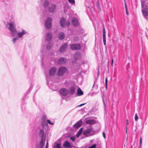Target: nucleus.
<instances>
[{
	"label": "nucleus",
	"mask_w": 148,
	"mask_h": 148,
	"mask_svg": "<svg viewBox=\"0 0 148 148\" xmlns=\"http://www.w3.org/2000/svg\"><path fill=\"white\" fill-rule=\"evenodd\" d=\"M6 27L10 32V34L14 36L16 34L17 31L16 29V24L14 22L10 21L6 24Z\"/></svg>",
	"instance_id": "obj_1"
},
{
	"label": "nucleus",
	"mask_w": 148,
	"mask_h": 148,
	"mask_svg": "<svg viewBox=\"0 0 148 148\" xmlns=\"http://www.w3.org/2000/svg\"><path fill=\"white\" fill-rule=\"evenodd\" d=\"M142 12L144 17L148 21V18L147 17L148 15V7L145 5L144 1H141Z\"/></svg>",
	"instance_id": "obj_2"
},
{
	"label": "nucleus",
	"mask_w": 148,
	"mask_h": 148,
	"mask_svg": "<svg viewBox=\"0 0 148 148\" xmlns=\"http://www.w3.org/2000/svg\"><path fill=\"white\" fill-rule=\"evenodd\" d=\"M52 19L50 17L48 18L45 22V27L48 29H50L52 26Z\"/></svg>",
	"instance_id": "obj_3"
},
{
	"label": "nucleus",
	"mask_w": 148,
	"mask_h": 148,
	"mask_svg": "<svg viewBox=\"0 0 148 148\" xmlns=\"http://www.w3.org/2000/svg\"><path fill=\"white\" fill-rule=\"evenodd\" d=\"M67 69L66 68L62 66L59 68L57 73V75L59 76H62L66 71Z\"/></svg>",
	"instance_id": "obj_4"
},
{
	"label": "nucleus",
	"mask_w": 148,
	"mask_h": 148,
	"mask_svg": "<svg viewBox=\"0 0 148 148\" xmlns=\"http://www.w3.org/2000/svg\"><path fill=\"white\" fill-rule=\"evenodd\" d=\"M39 136L41 138L40 142H41V143L42 142H45L46 134L44 133V132L43 130L40 129V130Z\"/></svg>",
	"instance_id": "obj_5"
},
{
	"label": "nucleus",
	"mask_w": 148,
	"mask_h": 148,
	"mask_svg": "<svg viewBox=\"0 0 148 148\" xmlns=\"http://www.w3.org/2000/svg\"><path fill=\"white\" fill-rule=\"evenodd\" d=\"M56 5L52 4L48 8V10L51 13H54L56 11Z\"/></svg>",
	"instance_id": "obj_6"
},
{
	"label": "nucleus",
	"mask_w": 148,
	"mask_h": 148,
	"mask_svg": "<svg viewBox=\"0 0 148 148\" xmlns=\"http://www.w3.org/2000/svg\"><path fill=\"white\" fill-rule=\"evenodd\" d=\"M92 129L91 127L87 128L84 130L83 134L86 137L90 136V133L92 132Z\"/></svg>",
	"instance_id": "obj_7"
},
{
	"label": "nucleus",
	"mask_w": 148,
	"mask_h": 148,
	"mask_svg": "<svg viewBox=\"0 0 148 148\" xmlns=\"http://www.w3.org/2000/svg\"><path fill=\"white\" fill-rule=\"evenodd\" d=\"M70 47L73 50H78L81 48V46L79 44H73L70 45Z\"/></svg>",
	"instance_id": "obj_8"
},
{
	"label": "nucleus",
	"mask_w": 148,
	"mask_h": 148,
	"mask_svg": "<svg viewBox=\"0 0 148 148\" xmlns=\"http://www.w3.org/2000/svg\"><path fill=\"white\" fill-rule=\"evenodd\" d=\"M60 92L61 94L65 97L68 94L69 91L65 88H62L60 90Z\"/></svg>",
	"instance_id": "obj_9"
},
{
	"label": "nucleus",
	"mask_w": 148,
	"mask_h": 148,
	"mask_svg": "<svg viewBox=\"0 0 148 148\" xmlns=\"http://www.w3.org/2000/svg\"><path fill=\"white\" fill-rule=\"evenodd\" d=\"M93 0H86L85 4L86 6L90 8L93 5Z\"/></svg>",
	"instance_id": "obj_10"
},
{
	"label": "nucleus",
	"mask_w": 148,
	"mask_h": 148,
	"mask_svg": "<svg viewBox=\"0 0 148 148\" xmlns=\"http://www.w3.org/2000/svg\"><path fill=\"white\" fill-rule=\"evenodd\" d=\"M71 21L73 25L75 27H77L79 24L78 20L75 18H73Z\"/></svg>",
	"instance_id": "obj_11"
},
{
	"label": "nucleus",
	"mask_w": 148,
	"mask_h": 148,
	"mask_svg": "<svg viewBox=\"0 0 148 148\" xmlns=\"http://www.w3.org/2000/svg\"><path fill=\"white\" fill-rule=\"evenodd\" d=\"M67 47V44L66 43L62 45L60 47V51L61 53H62L65 51L66 50Z\"/></svg>",
	"instance_id": "obj_12"
},
{
	"label": "nucleus",
	"mask_w": 148,
	"mask_h": 148,
	"mask_svg": "<svg viewBox=\"0 0 148 148\" xmlns=\"http://www.w3.org/2000/svg\"><path fill=\"white\" fill-rule=\"evenodd\" d=\"M57 69L56 67L52 68L49 71V75L50 76H53L56 73Z\"/></svg>",
	"instance_id": "obj_13"
},
{
	"label": "nucleus",
	"mask_w": 148,
	"mask_h": 148,
	"mask_svg": "<svg viewBox=\"0 0 148 148\" xmlns=\"http://www.w3.org/2000/svg\"><path fill=\"white\" fill-rule=\"evenodd\" d=\"M60 24L61 27H64L66 24V20L64 18H62L60 20Z\"/></svg>",
	"instance_id": "obj_14"
},
{
	"label": "nucleus",
	"mask_w": 148,
	"mask_h": 148,
	"mask_svg": "<svg viewBox=\"0 0 148 148\" xmlns=\"http://www.w3.org/2000/svg\"><path fill=\"white\" fill-rule=\"evenodd\" d=\"M103 42L104 45H106V30L104 27L103 29Z\"/></svg>",
	"instance_id": "obj_15"
},
{
	"label": "nucleus",
	"mask_w": 148,
	"mask_h": 148,
	"mask_svg": "<svg viewBox=\"0 0 148 148\" xmlns=\"http://www.w3.org/2000/svg\"><path fill=\"white\" fill-rule=\"evenodd\" d=\"M82 121L80 120L73 125V127L75 128L79 127L82 125Z\"/></svg>",
	"instance_id": "obj_16"
},
{
	"label": "nucleus",
	"mask_w": 148,
	"mask_h": 148,
	"mask_svg": "<svg viewBox=\"0 0 148 148\" xmlns=\"http://www.w3.org/2000/svg\"><path fill=\"white\" fill-rule=\"evenodd\" d=\"M66 59L64 58H60L58 60V63L59 64H62L66 63Z\"/></svg>",
	"instance_id": "obj_17"
},
{
	"label": "nucleus",
	"mask_w": 148,
	"mask_h": 148,
	"mask_svg": "<svg viewBox=\"0 0 148 148\" xmlns=\"http://www.w3.org/2000/svg\"><path fill=\"white\" fill-rule=\"evenodd\" d=\"M27 32L25 30L23 29L22 32H19L17 34V36L19 38H21L23 36L26 34Z\"/></svg>",
	"instance_id": "obj_18"
},
{
	"label": "nucleus",
	"mask_w": 148,
	"mask_h": 148,
	"mask_svg": "<svg viewBox=\"0 0 148 148\" xmlns=\"http://www.w3.org/2000/svg\"><path fill=\"white\" fill-rule=\"evenodd\" d=\"M69 93L72 95L74 94L75 91V88L74 86H72L69 89Z\"/></svg>",
	"instance_id": "obj_19"
},
{
	"label": "nucleus",
	"mask_w": 148,
	"mask_h": 148,
	"mask_svg": "<svg viewBox=\"0 0 148 148\" xmlns=\"http://www.w3.org/2000/svg\"><path fill=\"white\" fill-rule=\"evenodd\" d=\"M63 146L65 148H70L71 147L70 143L67 141H66L63 144Z\"/></svg>",
	"instance_id": "obj_20"
},
{
	"label": "nucleus",
	"mask_w": 148,
	"mask_h": 148,
	"mask_svg": "<svg viewBox=\"0 0 148 148\" xmlns=\"http://www.w3.org/2000/svg\"><path fill=\"white\" fill-rule=\"evenodd\" d=\"M52 38V35L51 33H49L47 34L46 38L47 41H50L51 40Z\"/></svg>",
	"instance_id": "obj_21"
},
{
	"label": "nucleus",
	"mask_w": 148,
	"mask_h": 148,
	"mask_svg": "<svg viewBox=\"0 0 148 148\" xmlns=\"http://www.w3.org/2000/svg\"><path fill=\"white\" fill-rule=\"evenodd\" d=\"M86 123L87 124L93 125L96 123L95 121L94 120H88L86 121Z\"/></svg>",
	"instance_id": "obj_22"
},
{
	"label": "nucleus",
	"mask_w": 148,
	"mask_h": 148,
	"mask_svg": "<svg viewBox=\"0 0 148 148\" xmlns=\"http://www.w3.org/2000/svg\"><path fill=\"white\" fill-rule=\"evenodd\" d=\"M65 37V35L63 32H60L58 34V38L60 40H62Z\"/></svg>",
	"instance_id": "obj_23"
},
{
	"label": "nucleus",
	"mask_w": 148,
	"mask_h": 148,
	"mask_svg": "<svg viewBox=\"0 0 148 148\" xmlns=\"http://www.w3.org/2000/svg\"><path fill=\"white\" fill-rule=\"evenodd\" d=\"M49 4V1L48 0L45 1L43 3V6L45 8L48 6Z\"/></svg>",
	"instance_id": "obj_24"
},
{
	"label": "nucleus",
	"mask_w": 148,
	"mask_h": 148,
	"mask_svg": "<svg viewBox=\"0 0 148 148\" xmlns=\"http://www.w3.org/2000/svg\"><path fill=\"white\" fill-rule=\"evenodd\" d=\"M41 125L43 128L45 127H47L48 124L47 121H41Z\"/></svg>",
	"instance_id": "obj_25"
},
{
	"label": "nucleus",
	"mask_w": 148,
	"mask_h": 148,
	"mask_svg": "<svg viewBox=\"0 0 148 148\" xmlns=\"http://www.w3.org/2000/svg\"><path fill=\"white\" fill-rule=\"evenodd\" d=\"M80 53L78 52H75L74 55V58L76 60L78 59L80 57Z\"/></svg>",
	"instance_id": "obj_26"
},
{
	"label": "nucleus",
	"mask_w": 148,
	"mask_h": 148,
	"mask_svg": "<svg viewBox=\"0 0 148 148\" xmlns=\"http://www.w3.org/2000/svg\"><path fill=\"white\" fill-rule=\"evenodd\" d=\"M77 94L78 96H81L83 95V92L81 89L79 88L77 90Z\"/></svg>",
	"instance_id": "obj_27"
},
{
	"label": "nucleus",
	"mask_w": 148,
	"mask_h": 148,
	"mask_svg": "<svg viewBox=\"0 0 148 148\" xmlns=\"http://www.w3.org/2000/svg\"><path fill=\"white\" fill-rule=\"evenodd\" d=\"M45 144V142H42L41 143V142H40V147H39L38 145H36V148H42L44 147Z\"/></svg>",
	"instance_id": "obj_28"
},
{
	"label": "nucleus",
	"mask_w": 148,
	"mask_h": 148,
	"mask_svg": "<svg viewBox=\"0 0 148 148\" xmlns=\"http://www.w3.org/2000/svg\"><path fill=\"white\" fill-rule=\"evenodd\" d=\"M83 131V128H81L80 130H79L77 133V137L79 136L82 133Z\"/></svg>",
	"instance_id": "obj_29"
},
{
	"label": "nucleus",
	"mask_w": 148,
	"mask_h": 148,
	"mask_svg": "<svg viewBox=\"0 0 148 148\" xmlns=\"http://www.w3.org/2000/svg\"><path fill=\"white\" fill-rule=\"evenodd\" d=\"M47 117L45 115H43L41 121H47Z\"/></svg>",
	"instance_id": "obj_30"
},
{
	"label": "nucleus",
	"mask_w": 148,
	"mask_h": 148,
	"mask_svg": "<svg viewBox=\"0 0 148 148\" xmlns=\"http://www.w3.org/2000/svg\"><path fill=\"white\" fill-rule=\"evenodd\" d=\"M51 44L50 43H48L47 45V50H49L51 48Z\"/></svg>",
	"instance_id": "obj_31"
},
{
	"label": "nucleus",
	"mask_w": 148,
	"mask_h": 148,
	"mask_svg": "<svg viewBox=\"0 0 148 148\" xmlns=\"http://www.w3.org/2000/svg\"><path fill=\"white\" fill-rule=\"evenodd\" d=\"M18 39H19V38H18V37H16V38H13V39H12V41H13V43H15L16 42V40H18Z\"/></svg>",
	"instance_id": "obj_32"
},
{
	"label": "nucleus",
	"mask_w": 148,
	"mask_h": 148,
	"mask_svg": "<svg viewBox=\"0 0 148 148\" xmlns=\"http://www.w3.org/2000/svg\"><path fill=\"white\" fill-rule=\"evenodd\" d=\"M69 2L71 4H73L75 3V0H68Z\"/></svg>",
	"instance_id": "obj_33"
},
{
	"label": "nucleus",
	"mask_w": 148,
	"mask_h": 148,
	"mask_svg": "<svg viewBox=\"0 0 148 148\" xmlns=\"http://www.w3.org/2000/svg\"><path fill=\"white\" fill-rule=\"evenodd\" d=\"M54 148H60V144L59 143L57 144L55 146Z\"/></svg>",
	"instance_id": "obj_34"
},
{
	"label": "nucleus",
	"mask_w": 148,
	"mask_h": 148,
	"mask_svg": "<svg viewBox=\"0 0 148 148\" xmlns=\"http://www.w3.org/2000/svg\"><path fill=\"white\" fill-rule=\"evenodd\" d=\"M107 83H108V78L107 77H106L105 79V85H106V89L107 88Z\"/></svg>",
	"instance_id": "obj_35"
},
{
	"label": "nucleus",
	"mask_w": 148,
	"mask_h": 148,
	"mask_svg": "<svg viewBox=\"0 0 148 148\" xmlns=\"http://www.w3.org/2000/svg\"><path fill=\"white\" fill-rule=\"evenodd\" d=\"M96 147V145L94 144L90 146V147H88V148H95Z\"/></svg>",
	"instance_id": "obj_36"
},
{
	"label": "nucleus",
	"mask_w": 148,
	"mask_h": 148,
	"mask_svg": "<svg viewBox=\"0 0 148 148\" xmlns=\"http://www.w3.org/2000/svg\"><path fill=\"white\" fill-rule=\"evenodd\" d=\"M138 118L137 116V114H136L135 115V120L136 121H137L138 119Z\"/></svg>",
	"instance_id": "obj_37"
},
{
	"label": "nucleus",
	"mask_w": 148,
	"mask_h": 148,
	"mask_svg": "<svg viewBox=\"0 0 148 148\" xmlns=\"http://www.w3.org/2000/svg\"><path fill=\"white\" fill-rule=\"evenodd\" d=\"M47 122H48L50 125H53L54 124L53 123L51 122L49 120H47Z\"/></svg>",
	"instance_id": "obj_38"
},
{
	"label": "nucleus",
	"mask_w": 148,
	"mask_h": 148,
	"mask_svg": "<svg viewBox=\"0 0 148 148\" xmlns=\"http://www.w3.org/2000/svg\"><path fill=\"white\" fill-rule=\"evenodd\" d=\"M103 105L104 106V109H105L106 107V104L105 103V102L104 100V99H103Z\"/></svg>",
	"instance_id": "obj_39"
},
{
	"label": "nucleus",
	"mask_w": 148,
	"mask_h": 148,
	"mask_svg": "<svg viewBox=\"0 0 148 148\" xmlns=\"http://www.w3.org/2000/svg\"><path fill=\"white\" fill-rule=\"evenodd\" d=\"M70 139L73 141H75V138L73 137H71Z\"/></svg>",
	"instance_id": "obj_40"
},
{
	"label": "nucleus",
	"mask_w": 148,
	"mask_h": 148,
	"mask_svg": "<svg viewBox=\"0 0 148 148\" xmlns=\"http://www.w3.org/2000/svg\"><path fill=\"white\" fill-rule=\"evenodd\" d=\"M66 24L65 25H67V26H68L70 24V23L69 21H68V22H67L66 23Z\"/></svg>",
	"instance_id": "obj_41"
},
{
	"label": "nucleus",
	"mask_w": 148,
	"mask_h": 148,
	"mask_svg": "<svg viewBox=\"0 0 148 148\" xmlns=\"http://www.w3.org/2000/svg\"><path fill=\"white\" fill-rule=\"evenodd\" d=\"M142 143V139L141 137L140 138V144L141 145Z\"/></svg>",
	"instance_id": "obj_42"
},
{
	"label": "nucleus",
	"mask_w": 148,
	"mask_h": 148,
	"mask_svg": "<svg viewBox=\"0 0 148 148\" xmlns=\"http://www.w3.org/2000/svg\"><path fill=\"white\" fill-rule=\"evenodd\" d=\"M103 138H106V135H105V134L104 132H103Z\"/></svg>",
	"instance_id": "obj_43"
},
{
	"label": "nucleus",
	"mask_w": 148,
	"mask_h": 148,
	"mask_svg": "<svg viewBox=\"0 0 148 148\" xmlns=\"http://www.w3.org/2000/svg\"><path fill=\"white\" fill-rule=\"evenodd\" d=\"M48 141L47 142V144L45 146V148H48Z\"/></svg>",
	"instance_id": "obj_44"
},
{
	"label": "nucleus",
	"mask_w": 148,
	"mask_h": 148,
	"mask_svg": "<svg viewBox=\"0 0 148 148\" xmlns=\"http://www.w3.org/2000/svg\"><path fill=\"white\" fill-rule=\"evenodd\" d=\"M129 124V123L128 122H127L126 123V133L127 132V125H128Z\"/></svg>",
	"instance_id": "obj_45"
},
{
	"label": "nucleus",
	"mask_w": 148,
	"mask_h": 148,
	"mask_svg": "<svg viewBox=\"0 0 148 148\" xmlns=\"http://www.w3.org/2000/svg\"><path fill=\"white\" fill-rule=\"evenodd\" d=\"M86 103H83L77 106V107H81L84 105Z\"/></svg>",
	"instance_id": "obj_46"
},
{
	"label": "nucleus",
	"mask_w": 148,
	"mask_h": 148,
	"mask_svg": "<svg viewBox=\"0 0 148 148\" xmlns=\"http://www.w3.org/2000/svg\"><path fill=\"white\" fill-rule=\"evenodd\" d=\"M113 59H112V61L111 62V65L112 66L113 64Z\"/></svg>",
	"instance_id": "obj_47"
},
{
	"label": "nucleus",
	"mask_w": 148,
	"mask_h": 148,
	"mask_svg": "<svg viewBox=\"0 0 148 148\" xmlns=\"http://www.w3.org/2000/svg\"><path fill=\"white\" fill-rule=\"evenodd\" d=\"M125 9H126V11H127V7L126 5V4H125Z\"/></svg>",
	"instance_id": "obj_48"
},
{
	"label": "nucleus",
	"mask_w": 148,
	"mask_h": 148,
	"mask_svg": "<svg viewBox=\"0 0 148 148\" xmlns=\"http://www.w3.org/2000/svg\"><path fill=\"white\" fill-rule=\"evenodd\" d=\"M126 14L127 15H128L129 14L128 12H127V11H126Z\"/></svg>",
	"instance_id": "obj_49"
},
{
	"label": "nucleus",
	"mask_w": 148,
	"mask_h": 148,
	"mask_svg": "<svg viewBox=\"0 0 148 148\" xmlns=\"http://www.w3.org/2000/svg\"><path fill=\"white\" fill-rule=\"evenodd\" d=\"M97 6H98V5H99V3L98 2H97Z\"/></svg>",
	"instance_id": "obj_50"
},
{
	"label": "nucleus",
	"mask_w": 148,
	"mask_h": 148,
	"mask_svg": "<svg viewBox=\"0 0 148 148\" xmlns=\"http://www.w3.org/2000/svg\"><path fill=\"white\" fill-rule=\"evenodd\" d=\"M141 148V145L140 144L139 148Z\"/></svg>",
	"instance_id": "obj_51"
},
{
	"label": "nucleus",
	"mask_w": 148,
	"mask_h": 148,
	"mask_svg": "<svg viewBox=\"0 0 148 148\" xmlns=\"http://www.w3.org/2000/svg\"><path fill=\"white\" fill-rule=\"evenodd\" d=\"M126 122H128V119H127V120H126Z\"/></svg>",
	"instance_id": "obj_52"
},
{
	"label": "nucleus",
	"mask_w": 148,
	"mask_h": 148,
	"mask_svg": "<svg viewBox=\"0 0 148 148\" xmlns=\"http://www.w3.org/2000/svg\"><path fill=\"white\" fill-rule=\"evenodd\" d=\"M41 52H42V53H43V50H41Z\"/></svg>",
	"instance_id": "obj_53"
},
{
	"label": "nucleus",
	"mask_w": 148,
	"mask_h": 148,
	"mask_svg": "<svg viewBox=\"0 0 148 148\" xmlns=\"http://www.w3.org/2000/svg\"><path fill=\"white\" fill-rule=\"evenodd\" d=\"M48 81H47V83H48Z\"/></svg>",
	"instance_id": "obj_54"
}]
</instances>
